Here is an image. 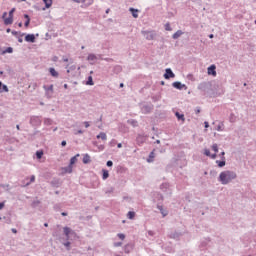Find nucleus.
<instances>
[{"instance_id":"nucleus-1","label":"nucleus","mask_w":256,"mask_h":256,"mask_svg":"<svg viewBox=\"0 0 256 256\" xmlns=\"http://www.w3.org/2000/svg\"><path fill=\"white\" fill-rule=\"evenodd\" d=\"M234 179H237V173L231 170H225L221 172L218 178L222 185H229V183H231V181Z\"/></svg>"},{"instance_id":"nucleus-2","label":"nucleus","mask_w":256,"mask_h":256,"mask_svg":"<svg viewBox=\"0 0 256 256\" xmlns=\"http://www.w3.org/2000/svg\"><path fill=\"white\" fill-rule=\"evenodd\" d=\"M142 35L148 40L153 41L155 39V32L154 31H142Z\"/></svg>"},{"instance_id":"nucleus-3","label":"nucleus","mask_w":256,"mask_h":256,"mask_svg":"<svg viewBox=\"0 0 256 256\" xmlns=\"http://www.w3.org/2000/svg\"><path fill=\"white\" fill-rule=\"evenodd\" d=\"M30 123L34 126V127H39V125H41V117L39 116H32L30 118Z\"/></svg>"},{"instance_id":"nucleus-4","label":"nucleus","mask_w":256,"mask_h":256,"mask_svg":"<svg viewBox=\"0 0 256 256\" xmlns=\"http://www.w3.org/2000/svg\"><path fill=\"white\" fill-rule=\"evenodd\" d=\"M44 89L46 91V97H48V99H51L53 97V84L49 86L45 85Z\"/></svg>"},{"instance_id":"nucleus-5","label":"nucleus","mask_w":256,"mask_h":256,"mask_svg":"<svg viewBox=\"0 0 256 256\" xmlns=\"http://www.w3.org/2000/svg\"><path fill=\"white\" fill-rule=\"evenodd\" d=\"M13 13H15V8L10 10L9 17L5 19V25H13Z\"/></svg>"},{"instance_id":"nucleus-6","label":"nucleus","mask_w":256,"mask_h":256,"mask_svg":"<svg viewBox=\"0 0 256 256\" xmlns=\"http://www.w3.org/2000/svg\"><path fill=\"white\" fill-rule=\"evenodd\" d=\"M215 69H217V67L215 65H211L210 67H208V75L217 77V71Z\"/></svg>"},{"instance_id":"nucleus-7","label":"nucleus","mask_w":256,"mask_h":256,"mask_svg":"<svg viewBox=\"0 0 256 256\" xmlns=\"http://www.w3.org/2000/svg\"><path fill=\"white\" fill-rule=\"evenodd\" d=\"M172 86H173L175 89H179L180 91H181L182 89H187V85L182 84L181 82H174V83L172 84Z\"/></svg>"},{"instance_id":"nucleus-8","label":"nucleus","mask_w":256,"mask_h":256,"mask_svg":"<svg viewBox=\"0 0 256 256\" xmlns=\"http://www.w3.org/2000/svg\"><path fill=\"white\" fill-rule=\"evenodd\" d=\"M164 77H165V79H171V78L175 77V74L173 73L171 68H167L166 73L164 74Z\"/></svg>"},{"instance_id":"nucleus-9","label":"nucleus","mask_w":256,"mask_h":256,"mask_svg":"<svg viewBox=\"0 0 256 256\" xmlns=\"http://www.w3.org/2000/svg\"><path fill=\"white\" fill-rule=\"evenodd\" d=\"M64 235H66V239H69V235H75V232L69 227H64Z\"/></svg>"},{"instance_id":"nucleus-10","label":"nucleus","mask_w":256,"mask_h":256,"mask_svg":"<svg viewBox=\"0 0 256 256\" xmlns=\"http://www.w3.org/2000/svg\"><path fill=\"white\" fill-rule=\"evenodd\" d=\"M25 41L27 43H35V35L34 34H28L25 36Z\"/></svg>"},{"instance_id":"nucleus-11","label":"nucleus","mask_w":256,"mask_h":256,"mask_svg":"<svg viewBox=\"0 0 256 256\" xmlns=\"http://www.w3.org/2000/svg\"><path fill=\"white\" fill-rule=\"evenodd\" d=\"M204 155H206V157H210L211 159H217V154H211L209 149H204Z\"/></svg>"},{"instance_id":"nucleus-12","label":"nucleus","mask_w":256,"mask_h":256,"mask_svg":"<svg viewBox=\"0 0 256 256\" xmlns=\"http://www.w3.org/2000/svg\"><path fill=\"white\" fill-rule=\"evenodd\" d=\"M157 209H159V211H160V213H161V215H162L163 217H167V215H169V212H168L167 210H165V209L163 208V206L158 205V206H157Z\"/></svg>"},{"instance_id":"nucleus-13","label":"nucleus","mask_w":256,"mask_h":256,"mask_svg":"<svg viewBox=\"0 0 256 256\" xmlns=\"http://www.w3.org/2000/svg\"><path fill=\"white\" fill-rule=\"evenodd\" d=\"M87 60L93 65L97 61V56L95 54H89Z\"/></svg>"},{"instance_id":"nucleus-14","label":"nucleus","mask_w":256,"mask_h":256,"mask_svg":"<svg viewBox=\"0 0 256 256\" xmlns=\"http://www.w3.org/2000/svg\"><path fill=\"white\" fill-rule=\"evenodd\" d=\"M96 139H101L102 141H107V134L105 132H100L99 135L96 136Z\"/></svg>"},{"instance_id":"nucleus-15","label":"nucleus","mask_w":256,"mask_h":256,"mask_svg":"<svg viewBox=\"0 0 256 256\" xmlns=\"http://www.w3.org/2000/svg\"><path fill=\"white\" fill-rule=\"evenodd\" d=\"M129 11H131L132 16L134 17V19H137L139 17V10L135 9V8H129Z\"/></svg>"},{"instance_id":"nucleus-16","label":"nucleus","mask_w":256,"mask_h":256,"mask_svg":"<svg viewBox=\"0 0 256 256\" xmlns=\"http://www.w3.org/2000/svg\"><path fill=\"white\" fill-rule=\"evenodd\" d=\"M74 3H87V5H93V0H72Z\"/></svg>"},{"instance_id":"nucleus-17","label":"nucleus","mask_w":256,"mask_h":256,"mask_svg":"<svg viewBox=\"0 0 256 256\" xmlns=\"http://www.w3.org/2000/svg\"><path fill=\"white\" fill-rule=\"evenodd\" d=\"M102 179L103 181H106V179H109V171L102 169Z\"/></svg>"},{"instance_id":"nucleus-18","label":"nucleus","mask_w":256,"mask_h":256,"mask_svg":"<svg viewBox=\"0 0 256 256\" xmlns=\"http://www.w3.org/2000/svg\"><path fill=\"white\" fill-rule=\"evenodd\" d=\"M63 173H73V166L68 165L67 167L62 168Z\"/></svg>"},{"instance_id":"nucleus-19","label":"nucleus","mask_w":256,"mask_h":256,"mask_svg":"<svg viewBox=\"0 0 256 256\" xmlns=\"http://www.w3.org/2000/svg\"><path fill=\"white\" fill-rule=\"evenodd\" d=\"M216 131H225V124L223 122H219L216 126Z\"/></svg>"},{"instance_id":"nucleus-20","label":"nucleus","mask_w":256,"mask_h":256,"mask_svg":"<svg viewBox=\"0 0 256 256\" xmlns=\"http://www.w3.org/2000/svg\"><path fill=\"white\" fill-rule=\"evenodd\" d=\"M49 73L52 77H59V72L55 71V68H50Z\"/></svg>"},{"instance_id":"nucleus-21","label":"nucleus","mask_w":256,"mask_h":256,"mask_svg":"<svg viewBox=\"0 0 256 256\" xmlns=\"http://www.w3.org/2000/svg\"><path fill=\"white\" fill-rule=\"evenodd\" d=\"M83 163L87 165V163H91V156L89 154L84 155L83 157Z\"/></svg>"},{"instance_id":"nucleus-22","label":"nucleus","mask_w":256,"mask_h":256,"mask_svg":"<svg viewBox=\"0 0 256 256\" xmlns=\"http://www.w3.org/2000/svg\"><path fill=\"white\" fill-rule=\"evenodd\" d=\"M43 3L45 4L46 9L51 8V5H53V0H43Z\"/></svg>"},{"instance_id":"nucleus-23","label":"nucleus","mask_w":256,"mask_h":256,"mask_svg":"<svg viewBox=\"0 0 256 256\" xmlns=\"http://www.w3.org/2000/svg\"><path fill=\"white\" fill-rule=\"evenodd\" d=\"M77 157H79V154H77L76 156H73L71 159H70V166L73 167V165H75V163H77Z\"/></svg>"},{"instance_id":"nucleus-24","label":"nucleus","mask_w":256,"mask_h":256,"mask_svg":"<svg viewBox=\"0 0 256 256\" xmlns=\"http://www.w3.org/2000/svg\"><path fill=\"white\" fill-rule=\"evenodd\" d=\"M26 22L24 23V27H29V24L31 23V18H29V15L25 14L24 15Z\"/></svg>"},{"instance_id":"nucleus-25","label":"nucleus","mask_w":256,"mask_h":256,"mask_svg":"<svg viewBox=\"0 0 256 256\" xmlns=\"http://www.w3.org/2000/svg\"><path fill=\"white\" fill-rule=\"evenodd\" d=\"M181 35H183V31L178 30L176 33L173 34V39H179V37H181Z\"/></svg>"},{"instance_id":"nucleus-26","label":"nucleus","mask_w":256,"mask_h":256,"mask_svg":"<svg viewBox=\"0 0 256 256\" xmlns=\"http://www.w3.org/2000/svg\"><path fill=\"white\" fill-rule=\"evenodd\" d=\"M153 159H155V152L152 151L149 155V158L147 159L148 163H153Z\"/></svg>"},{"instance_id":"nucleus-27","label":"nucleus","mask_w":256,"mask_h":256,"mask_svg":"<svg viewBox=\"0 0 256 256\" xmlns=\"http://www.w3.org/2000/svg\"><path fill=\"white\" fill-rule=\"evenodd\" d=\"M216 163L218 167H225V157H222V161L217 160Z\"/></svg>"},{"instance_id":"nucleus-28","label":"nucleus","mask_w":256,"mask_h":256,"mask_svg":"<svg viewBox=\"0 0 256 256\" xmlns=\"http://www.w3.org/2000/svg\"><path fill=\"white\" fill-rule=\"evenodd\" d=\"M176 117L179 121H185V115L176 112Z\"/></svg>"},{"instance_id":"nucleus-29","label":"nucleus","mask_w":256,"mask_h":256,"mask_svg":"<svg viewBox=\"0 0 256 256\" xmlns=\"http://www.w3.org/2000/svg\"><path fill=\"white\" fill-rule=\"evenodd\" d=\"M212 151H214V155H217L219 153V146L217 144L212 145Z\"/></svg>"},{"instance_id":"nucleus-30","label":"nucleus","mask_w":256,"mask_h":256,"mask_svg":"<svg viewBox=\"0 0 256 256\" xmlns=\"http://www.w3.org/2000/svg\"><path fill=\"white\" fill-rule=\"evenodd\" d=\"M44 125H53V120L50 118H45L44 119Z\"/></svg>"},{"instance_id":"nucleus-31","label":"nucleus","mask_w":256,"mask_h":256,"mask_svg":"<svg viewBox=\"0 0 256 256\" xmlns=\"http://www.w3.org/2000/svg\"><path fill=\"white\" fill-rule=\"evenodd\" d=\"M127 217L128 219H135V212L133 211L128 212Z\"/></svg>"},{"instance_id":"nucleus-32","label":"nucleus","mask_w":256,"mask_h":256,"mask_svg":"<svg viewBox=\"0 0 256 256\" xmlns=\"http://www.w3.org/2000/svg\"><path fill=\"white\" fill-rule=\"evenodd\" d=\"M117 145V140L116 139H112L110 142H109V147H115Z\"/></svg>"},{"instance_id":"nucleus-33","label":"nucleus","mask_w":256,"mask_h":256,"mask_svg":"<svg viewBox=\"0 0 256 256\" xmlns=\"http://www.w3.org/2000/svg\"><path fill=\"white\" fill-rule=\"evenodd\" d=\"M31 183H35V175L30 177V181L26 183V185H31Z\"/></svg>"},{"instance_id":"nucleus-34","label":"nucleus","mask_w":256,"mask_h":256,"mask_svg":"<svg viewBox=\"0 0 256 256\" xmlns=\"http://www.w3.org/2000/svg\"><path fill=\"white\" fill-rule=\"evenodd\" d=\"M36 157H37V159H41L43 157V151H37Z\"/></svg>"},{"instance_id":"nucleus-35","label":"nucleus","mask_w":256,"mask_h":256,"mask_svg":"<svg viewBox=\"0 0 256 256\" xmlns=\"http://www.w3.org/2000/svg\"><path fill=\"white\" fill-rule=\"evenodd\" d=\"M86 84H87V85H94V83H93V77L89 76V77H88V81H87Z\"/></svg>"},{"instance_id":"nucleus-36","label":"nucleus","mask_w":256,"mask_h":256,"mask_svg":"<svg viewBox=\"0 0 256 256\" xmlns=\"http://www.w3.org/2000/svg\"><path fill=\"white\" fill-rule=\"evenodd\" d=\"M64 247H66L67 250L70 251L71 250V242H65Z\"/></svg>"},{"instance_id":"nucleus-37","label":"nucleus","mask_w":256,"mask_h":256,"mask_svg":"<svg viewBox=\"0 0 256 256\" xmlns=\"http://www.w3.org/2000/svg\"><path fill=\"white\" fill-rule=\"evenodd\" d=\"M165 29H166V31H172L171 24H169V23L165 24Z\"/></svg>"},{"instance_id":"nucleus-38","label":"nucleus","mask_w":256,"mask_h":256,"mask_svg":"<svg viewBox=\"0 0 256 256\" xmlns=\"http://www.w3.org/2000/svg\"><path fill=\"white\" fill-rule=\"evenodd\" d=\"M75 69H77L76 66H71L68 70H67V73H70L72 71H75Z\"/></svg>"},{"instance_id":"nucleus-39","label":"nucleus","mask_w":256,"mask_h":256,"mask_svg":"<svg viewBox=\"0 0 256 256\" xmlns=\"http://www.w3.org/2000/svg\"><path fill=\"white\" fill-rule=\"evenodd\" d=\"M4 53H13V49L11 47H8Z\"/></svg>"},{"instance_id":"nucleus-40","label":"nucleus","mask_w":256,"mask_h":256,"mask_svg":"<svg viewBox=\"0 0 256 256\" xmlns=\"http://www.w3.org/2000/svg\"><path fill=\"white\" fill-rule=\"evenodd\" d=\"M117 237H119V239H121V241H124L125 234H118Z\"/></svg>"},{"instance_id":"nucleus-41","label":"nucleus","mask_w":256,"mask_h":256,"mask_svg":"<svg viewBox=\"0 0 256 256\" xmlns=\"http://www.w3.org/2000/svg\"><path fill=\"white\" fill-rule=\"evenodd\" d=\"M83 124H84L86 129H89V127H91V124L87 121H85Z\"/></svg>"},{"instance_id":"nucleus-42","label":"nucleus","mask_w":256,"mask_h":256,"mask_svg":"<svg viewBox=\"0 0 256 256\" xmlns=\"http://www.w3.org/2000/svg\"><path fill=\"white\" fill-rule=\"evenodd\" d=\"M2 19H3L4 25H5V19H7V12H4V13H3Z\"/></svg>"},{"instance_id":"nucleus-43","label":"nucleus","mask_w":256,"mask_h":256,"mask_svg":"<svg viewBox=\"0 0 256 256\" xmlns=\"http://www.w3.org/2000/svg\"><path fill=\"white\" fill-rule=\"evenodd\" d=\"M121 245H123L122 242H115L114 243V247H121Z\"/></svg>"},{"instance_id":"nucleus-44","label":"nucleus","mask_w":256,"mask_h":256,"mask_svg":"<svg viewBox=\"0 0 256 256\" xmlns=\"http://www.w3.org/2000/svg\"><path fill=\"white\" fill-rule=\"evenodd\" d=\"M107 167H113V161L109 160L107 163H106Z\"/></svg>"},{"instance_id":"nucleus-45","label":"nucleus","mask_w":256,"mask_h":256,"mask_svg":"<svg viewBox=\"0 0 256 256\" xmlns=\"http://www.w3.org/2000/svg\"><path fill=\"white\" fill-rule=\"evenodd\" d=\"M167 187H169V184L167 183L161 185V189H167Z\"/></svg>"},{"instance_id":"nucleus-46","label":"nucleus","mask_w":256,"mask_h":256,"mask_svg":"<svg viewBox=\"0 0 256 256\" xmlns=\"http://www.w3.org/2000/svg\"><path fill=\"white\" fill-rule=\"evenodd\" d=\"M3 207H5V202H0V211L3 209Z\"/></svg>"},{"instance_id":"nucleus-47","label":"nucleus","mask_w":256,"mask_h":256,"mask_svg":"<svg viewBox=\"0 0 256 256\" xmlns=\"http://www.w3.org/2000/svg\"><path fill=\"white\" fill-rule=\"evenodd\" d=\"M75 135H83V130H78L77 133H75Z\"/></svg>"},{"instance_id":"nucleus-48","label":"nucleus","mask_w":256,"mask_h":256,"mask_svg":"<svg viewBox=\"0 0 256 256\" xmlns=\"http://www.w3.org/2000/svg\"><path fill=\"white\" fill-rule=\"evenodd\" d=\"M124 251L125 253H129V246H125Z\"/></svg>"},{"instance_id":"nucleus-49","label":"nucleus","mask_w":256,"mask_h":256,"mask_svg":"<svg viewBox=\"0 0 256 256\" xmlns=\"http://www.w3.org/2000/svg\"><path fill=\"white\" fill-rule=\"evenodd\" d=\"M129 123H131V125H135L137 123V121L135 120H130Z\"/></svg>"},{"instance_id":"nucleus-50","label":"nucleus","mask_w":256,"mask_h":256,"mask_svg":"<svg viewBox=\"0 0 256 256\" xmlns=\"http://www.w3.org/2000/svg\"><path fill=\"white\" fill-rule=\"evenodd\" d=\"M61 145L62 147H65L67 145V141H62Z\"/></svg>"},{"instance_id":"nucleus-51","label":"nucleus","mask_w":256,"mask_h":256,"mask_svg":"<svg viewBox=\"0 0 256 256\" xmlns=\"http://www.w3.org/2000/svg\"><path fill=\"white\" fill-rule=\"evenodd\" d=\"M203 87H205V84H200V85L198 86V89H203Z\"/></svg>"},{"instance_id":"nucleus-52","label":"nucleus","mask_w":256,"mask_h":256,"mask_svg":"<svg viewBox=\"0 0 256 256\" xmlns=\"http://www.w3.org/2000/svg\"><path fill=\"white\" fill-rule=\"evenodd\" d=\"M117 147H118V149H121V147H123V144L118 143V144H117Z\"/></svg>"},{"instance_id":"nucleus-53","label":"nucleus","mask_w":256,"mask_h":256,"mask_svg":"<svg viewBox=\"0 0 256 256\" xmlns=\"http://www.w3.org/2000/svg\"><path fill=\"white\" fill-rule=\"evenodd\" d=\"M199 113H201V109L197 108L196 109V114L199 115Z\"/></svg>"},{"instance_id":"nucleus-54","label":"nucleus","mask_w":256,"mask_h":256,"mask_svg":"<svg viewBox=\"0 0 256 256\" xmlns=\"http://www.w3.org/2000/svg\"><path fill=\"white\" fill-rule=\"evenodd\" d=\"M205 128L207 129L209 127V122H205Z\"/></svg>"},{"instance_id":"nucleus-55","label":"nucleus","mask_w":256,"mask_h":256,"mask_svg":"<svg viewBox=\"0 0 256 256\" xmlns=\"http://www.w3.org/2000/svg\"><path fill=\"white\" fill-rule=\"evenodd\" d=\"M64 89H69V85L64 84Z\"/></svg>"},{"instance_id":"nucleus-56","label":"nucleus","mask_w":256,"mask_h":256,"mask_svg":"<svg viewBox=\"0 0 256 256\" xmlns=\"http://www.w3.org/2000/svg\"><path fill=\"white\" fill-rule=\"evenodd\" d=\"M62 216L63 217H67V213L66 212H62Z\"/></svg>"},{"instance_id":"nucleus-57","label":"nucleus","mask_w":256,"mask_h":256,"mask_svg":"<svg viewBox=\"0 0 256 256\" xmlns=\"http://www.w3.org/2000/svg\"><path fill=\"white\" fill-rule=\"evenodd\" d=\"M63 61H64L65 63H67V62L69 61V59L64 58Z\"/></svg>"},{"instance_id":"nucleus-58","label":"nucleus","mask_w":256,"mask_h":256,"mask_svg":"<svg viewBox=\"0 0 256 256\" xmlns=\"http://www.w3.org/2000/svg\"><path fill=\"white\" fill-rule=\"evenodd\" d=\"M12 232L17 233V229L13 228Z\"/></svg>"},{"instance_id":"nucleus-59","label":"nucleus","mask_w":256,"mask_h":256,"mask_svg":"<svg viewBox=\"0 0 256 256\" xmlns=\"http://www.w3.org/2000/svg\"><path fill=\"white\" fill-rule=\"evenodd\" d=\"M213 37H214L213 34H210V35H209V38H210V39H213Z\"/></svg>"},{"instance_id":"nucleus-60","label":"nucleus","mask_w":256,"mask_h":256,"mask_svg":"<svg viewBox=\"0 0 256 256\" xmlns=\"http://www.w3.org/2000/svg\"><path fill=\"white\" fill-rule=\"evenodd\" d=\"M16 128L18 131L21 129V127L19 125H17Z\"/></svg>"},{"instance_id":"nucleus-61","label":"nucleus","mask_w":256,"mask_h":256,"mask_svg":"<svg viewBox=\"0 0 256 256\" xmlns=\"http://www.w3.org/2000/svg\"><path fill=\"white\" fill-rule=\"evenodd\" d=\"M44 227H49V224H48V223H45V224H44Z\"/></svg>"},{"instance_id":"nucleus-62","label":"nucleus","mask_w":256,"mask_h":256,"mask_svg":"<svg viewBox=\"0 0 256 256\" xmlns=\"http://www.w3.org/2000/svg\"><path fill=\"white\" fill-rule=\"evenodd\" d=\"M221 155H222V157H225V152H222Z\"/></svg>"},{"instance_id":"nucleus-63","label":"nucleus","mask_w":256,"mask_h":256,"mask_svg":"<svg viewBox=\"0 0 256 256\" xmlns=\"http://www.w3.org/2000/svg\"><path fill=\"white\" fill-rule=\"evenodd\" d=\"M101 150H104L105 149V146H100Z\"/></svg>"},{"instance_id":"nucleus-64","label":"nucleus","mask_w":256,"mask_h":256,"mask_svg":"<svg viewBox=\"0 0 256 256\" xmlns=\"http://www.w3.org/2000/svg\"><path fill=\"white\" fill-rule=\"evenodd\" d=\"M120 87H124V84H123V83H121V84H120Z\"/></svg>"}]
</instances>
